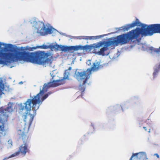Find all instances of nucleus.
Segmentation results:
<instances>
[{"instance_id":"1","label":"nucleus","mask_w":160,"mask_h":160,"mask_svg":"<svg viewBox=\"0 0 160 160\" xmlns=\"http://www.w3.org/2000/svg\"><path fill=\"white\" fill-rule=\"evenodd\" d=\"M136 26H141V28H137L132 30L127 33L123 34L117 37L112 39L111 38V45L112 44L114 46H117L119 44H124L134 39L137 40H140L141 35L143 36H152L154 33H160V24H155L149 25L141 24L138 18L132 23L127 24L125 26L119 28L120 30L123 31H127L130 28L134 27Z\"/></svg>"},{"instance_id":"2","label":"nucleus","mask_w":160,"mask_h":160,"mask_svg":"<svg viewBox=\"0 0 160 160\" xmlns=\"http://www.w3.org/2000/svg\"><path fill=\"white\" fill-rule=\"evenodd\" d=\"M46 87H47V85H43L42 89L40 90L36 96H34L32 98L28 99L25 103V107L22 105L20 106V113L25 122L28 114V112L31 111V108H32L33 111V115L36 114V110L39 108L42 102L48 97V95L47 94L43 96L41 99V97L47 91L48 88L47 87L46 88Z\"/></svg>"},{"instance_id":"3","label":"nucleus","mask_w":160,"mask_h":160,"mask_svg":"<svg viewBox=\"0 0 160 160\" xmlns=\"http://www.w3.org/2000/svg\"><path fill=\"white\" fill-rule=\"evenodd\" d=\"M12 52L5 53L0 51V64L8 65L16 60H24V51L15 49Z\"/></svg>"},{"instance_id":"4","label":"nucleus","mask_w":160,"mask_h":160,"mask_svg":"<svg viewBox=\"0 0 160 160\" xmlns=\"http://www.w3.org/2000/svg\"><path fill=\"white\" fill-rule=\"evenodd\" d=\"M100 67L98 62L93 63V67L91 68L88 69L87 70L82 72H77L76 73L77 78L81 80H83L82 85L79 86L80 89L82 92H83L85 90V84L86 83L87 80L89 78L90 75L91 74L92 71H97L98 70Z\"/></svg>"},{"instance_id":"5","label":"nucleus","mask_w":160,"mask_h":160,"mask_svg":"<svg viewBox=\"0 0 160 160\" xmlns=\"http://www.w3.org/2000/svg\"><path fill=\"white\" fill-rule=\"evenodd\" d=\"M18 134L20 137L22 138L23 141V144L21 145L18 151L20 154L23 156H25L27 153H29L30 150L28 148V142H29V139L28 136L27 135L26 133L22 132V131L19 130L18 131Z\"/></svg>"},{"instance_id":"6","label":"nucleus","mask_w":160,"mask_h":160,"mask_svg":"<svg viewBox=\"0 0 160 160\" xmlns=\"http://www.w3.org/2000/svg\"><path fill=\"white\" fill-rule=\"evenodd\" d=\"M72 69V67H69L68 69L65 70L64 73V76L63 79L57 80H53V81L50 82L48 83V85L44 84V85H47V86L48 89L50 87H55L58 86L60 85L63 84L65 83V79H68V76L70 74V71ZM47 88L46 87V88Z\"/></svg>"},{"instance_id":"7","label":"nucleus","mask_w":160,"mask_h":160,"mask_svg":"<svg viewBox=\"0 0 160 160\" xmlns=\"http://www.w3.org/2000/svg\"><path fill=\"white\" fill-rule=\"evenodd\" d=\"M104 44L103 42H100L97 43H94L90 45H86L84 46L80 45L78 46H71V51H78L79 49L85 50H92L93 49H94V48H98Z\"/></svg>"},{"instance_id":"8","label":"nucleus","mask_w":160,"mask_h":160,"mask_svg":"<svg viewBox=\"0 0 160 160\" xmlns=\"http://www.w3.org/2000/svg\"><path fill=\"white\" fill-rule=\"evenodd\" d=\"M110 45V41H108L106 44L103 48L100 49V51L99 49L100 47L98 48H94L93 49V53L97 54L98 55H102L104 56L105 55L104 52L105 51L108 50V47Z\"/></svg>"},{"instance_id":"9","label":"nucleus","mask_w":160,"mask_h":160,"mask_svg":"<svg viewBox=\"0 0 160 160\" xmlns=\"http://www.w3.org/2000/svg\"><path fill=\"white\" fill-rule=\"evenodd\" d=\"M49 47L51 49H55L57 50H58L60 49L62 51L64 52L71 51V46H62L56 44L54 45H50Z\"/></svg>"},{"instance_id":"10","label":"nucleus","mask_w":160,"mask_h":160,"mask_svg":"<svg viewBox=\"0 0 160 160\" xmlns=\"http://www.w3.org/2000/svg\"><path fill=\"white\" fill-rule=\"evenodd\" d=\"M134 157L137 160H145L146 157V155L145 153L143 152L133 153L129 160H132V158Z\"/></svg>"},{"instance_id":"11","label":"nucleus","mask_w":160,"mask_h":160,"mask_svg":"<svg viewBox=\"0 0 160 160\" xmlns=\"http://www.w3.org/2000/svg\"><path fill=\"white\" fill-rule=\"evenodd\" d=\"M53 31L52 29L48 28H46L45 26L40 30V34L42 35L50 34Z\"/></svg>"},{"instance_id":"12","label":"nucleus","mask_w":160,"mask_h":160,"mask_svg":"<svg viewBox=\"0 0 160 160\" xmlns=\"http://www.w3.org/2000/svg\"><path fill=\"white\" fill-rule=\"evenodd\" d=\"M35 22V28L37 30V32L40 33L41 29L45 26L43 22L40 21Z\"/></svg>"},{"instance_id":"13","label":"nucleus","mask_w":160,"mask_h":160,"mask_svg":"<svg viewBox=\"0 0 160 160\" xmlns=\"http://www.w3.org/2000/svg\"><path fill=\"white\" fill-rule=\"evenodd\" d=\"M160 71V64L156 65L154 68V72L153 74V78H155L158 72Z\"/></svg>"},{"instance_id":"14","label":"nucleus","mask_w":160,"mask_h":160,"mask_svg":"<svg viewBox=\"0 0 160 160\" xmlns=\"http://www.w3.org/2000/svg\"><path fill=\"white\" fill-rule=\"evenodd\" d=\"M107 34L101 35L100 36H86V40H94L99 38H101L103 37L104 36Z\"/></svg>"},{"instance_id":"15","label":"nucleus","mask_w":160,"mask_h":160,"mask_svg":"<svg viewBox=\"0 0 160 160\" xmlns=\"http://www.w3.org/2000/svg\"><path fill=\"white\" fill-rule=\"evenodd\" d=\"M19 154H19V152H18V151L15 152V153H13L12 154H11V155H10L9 157L6 158H4L3 160H7L9 158L18 156Z\"/></svg>"},{"instance_id":"16","label":"nucleus","mask_w":160,"mask_h":160,"mask_svg":"<svg viewBox=\"0 0 160 160\" xmlns=\"http://www.w3.org/2000/svg\"><path fill=\"white\" fill-rule=\"evenodd\" d=\"M2 45L5 46V47L7 48H10L12 46V45L10 44H8L6 45L4 43L0 42V48Z\"/></svg>"},{"instance_id":"17","label":"nucleus","mask_w":160,"mask_h":160,"mask_svg":"<svg viewBox=\"0 0 160 160\" xmlns=\"http://www.w3.org/2000/svg\"><path fill=\"white\" fill-rule=\"evenodd\" d=\"M87 36H79L77 37L76 38L79 39H85L86 40Z\"/></svg>"},{"instance_id":"18","label":"nucleus","mask_w":160,"mask_h":160,"mask_svg":"<svg viewBox=\"0 0 160 160\" xmlns=\"http://www.w3.org/2000/svg\"><path fill=\"white\" fill-rule=\"evenodd\" d=\"M39 47L43 49H47L48 48H50L49 46L44 45H43L41 46H40Z\"/></svg>"},{"instance_id":"19","label":"nucleus","mask_w":160,"mask_h":160,"mask_svg":"<svg viewBox=\"0 0 160 160\" xmlns=\"http://www.w3.org/2000/svg\"><path fill=\"white\" fill-rule=\"evenodd\" d=\"M154 51L158 53H159L160 52V47H159V49H156L154 50Z\"/></svg>"},{"instance_id":"20","label":"nucleus","mask_w":160,"mask_h":160,"mask_svg":"<svg viewBox=\"0 0 160 160\" xmlns=\"http://www.w3.org/2000/svg\"><path fill=\"white\" fill-rule=\"evenodd\" d=\"M91 62V61L90 60H89L88 61V62H87V64L88 65H91V63L90 62Z\"/></svg>"},{"instance_id":"21","label":"nucleus","mask_w":160,"mask_h":160,"mask_svg":"<svg viewBox=\"0 0 160 160\" xmlns=\"http://www.w3.org/2000/svg\"><path fill=\"white\" fill-rule=\"evenodd\" d=\"M33 117L32 116V117L31 118L30 122V125L31 124L32 122V120H33Z\"/></svg>"},{"instance_id":"22","label":"nucleus","mask_w":160,"mask_h":160,"mask_svg":"<svg viewBox=\"0 0 160 160\" xmlns=\"http://www.w3.org/2000/svg\"><path fill=\"white\" fill-rule=\"evenodd\" d=\"M32 49H35L36 48L35 47H33V48H31V49H29V50H30V51L32 50Z\"/></svg>"},{"instance_id":"23","label":"nucleus","mask_w":160,"mask_h":160,"mask_svg":"<svg viewBox=\"0 0 160 160\" xmlns=\"http://www.w3.org/2000/svg\"><path fill=\"white\" fill-rule=\"evenodd\" d=\"M155 155H156L157 158H159V155L158 154H156Z\"/></svg>"},{"instance_id":"24","label":"nucleus","mask_w":160,"mask_h":160,"mask_svg":"<svg viewBox=\"0 0 160 160\" xmlns=\"http://www.w3.org/2000/svg\"><path fill=\"white\" fill-rule=\"evenodd\" d=\"M143 128L145 130V131H147V129L146 127H143Z\"/></svg>"},{"instance_id":"25","label":"nucleus","mask_w":160,"mask_h":160,"mask_svg":"<svg viewBox=\"0 0 160 160\" xmlns=\"http://www.w3.org/2000/svg\"><path fill=\"white\" fill-rule=\"evenodd\" d=\"M104 40H110V38H108V39H104Z\"/></svg>"},{"instance_id":"26","label":"nucleus","mask_w":160,"mask_h":160,"mask_svg":"<svg viewBox=\"0 0 160 160\" xmlns=\"http://www.w3.org/2000/svg\"><path fill=\"white\" fill-rule=\"evenodd\" d=\"M148 132L149 133H150V129H149V131H148Z\"/></svg>"},{"instance_id":"27","label":"nucleus","mask_w":160,"mask_h":160,"mask_svg":"<svg viewBox=\"0 0 160 160\" xmlns=\"http://www.w3.org/2000/svg\"><path fill=\"white\" fill-rule=\"evenodd\" d=\"M152 47L150 48V50H152Z\"/></svg>"},{"instance_id":"28","label":"nucleus","mask_w":160,"mask_h":160,"mask_svg":"<svg viewBox=\"0 0 160 160\" xmlns=\"http://www.w3.org/2000/svg\"><path fill=\"white\" fill-rule=\"evenodd\" d=\"M29 114H30V115H31V116H32V114H31L30 113H29Z\"/></svg>"}]
</instances>
